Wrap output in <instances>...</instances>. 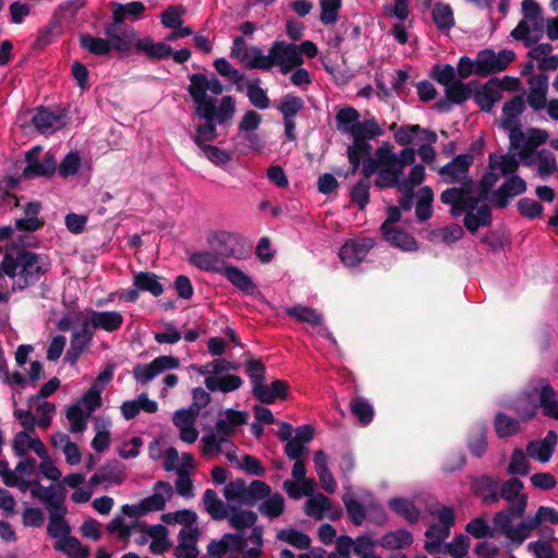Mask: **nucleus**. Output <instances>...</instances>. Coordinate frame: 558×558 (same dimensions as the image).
<instances>
[{
	"instance_id": "1",
	"label": "nucleus",
	"mask_w": 558,
	"mask_h": 558,
	"mask_svg": "<svg viewBox=\"0 0 558 558\" xmlns=\"http://www.w3.org/2000/svg\"><path fill=\"white\" fill-rule=\"evenodd\" d=\"M3 268L5 275L13 280L12 291L17 292L38 284L50 272L52 262L46 254L20 248L15 255L4 254Z\"/></svg>"
},
{
	"instance_id": "2",
	"label": "nucleus",
	"mask_w": 558,
	"mask_h": 558,
	"mask_svg": "<svg viewBox=\"0 0 558 558\" xmlns=\"http://www.w3.org/2000/svg\"><path fill=\"white\" fill-rule=\"evenodd\" d=\"M195 116L204 120L196 126L193 142L198 148L208 146L218 137L217 125H225L230 122L235 113V99L233 96H223L218 108L211 106L202 108L201 111H194Z\"/></svg>"
},
{
	"instance_id": "3",
	"label": "nucleus",
	"mask_w": 558,
	"mask_h": 558,
	"mask_svg": "<svg viewBox=\"0 0 558 558\" xmlns=\"http://www.w3.org/2000/svg\"><path fill=\"white\" fill-rule=\"evenodd\" d=\"M207 242L210 248L222 260L227 258H245L251 251V246L242 235L228 231H217L211 233L207 238Z\"/></svg>"
},
{
	"instance_id": "4",
	"label": "nucleus",
	"mask_w": 558,
	"mask_h": 558,
	"mask_svg": "<svg viewBox=\"0 0 558 558\" xmlns=\"http://www.w3.org/2000/svg\"><path fill=\"white\" fill-rule=\"evenodd\" d=\"M242 63L247 69L269 71L274 65H279L283 74L284 59L282 54L281 40H276L265 56L259 47L252 46L242 54Z\"/></svg>"
},
{
	"instance_id": "5",
	"label": "nucleus",
	"mask_w": 558,
	"mask_h": 558,
	"mask_svg": "<svg viewBox=\"0 0 558 558\" xmlns=\"http://www.w3.org/2000/svg\"><path fill=\"white\" fill-rule=\"evenodd\" d=\"M41 146H34L25 154L26 167L23 169L22 177L25 180L35 178L50 179L57 172L56 156L48 151L45 154L43 160H39Z\"/></svg>"
},
{
	"instance_id": "6",
	"label": "nucleus",
	"mask_w": 558,
	"mask_h": 558,
	"mask_svg": "<svg viewBox=\"0 0 558 558\" xmlns=\"http://www.w3.org/2000/svg\"><path fill=\"white\" fill-rule=\"evenodd\" d=\"M179 366L180 361L178 357L171 355H160L148 364H136L132 371V374L136 381L146 385L162 372L167 369H174Z\"/></svg>"
},
{
	"instance_id": "7",
	"label": "nucleus",
	"mask_w": 558,
	"mask_h": 558,
	"mask_svg": "<svg viewBox=\"0 0 558 558\" xmlns=\"http://www.w3.org/2000/svg\"><path fill=\"white\" fill-rule=\"evenodd\" d=\"M282 54L284 59L283 74H288L294 68L300 66L303 63V54L307 58L313 59L317 56V46L311 41L305 40L300 45L289 44L281 40Z\"/></svg>"
},
{
	"instance_id": "8",
	"label": "nucleus",
	"mask_w": 558,
	"mask_h": 558,
	"mask_svg": "<svg viewBox=\"0 0 558 558\" xmlns=\"http://www.w3.org/2000/svg\"><path fill=\"white\" fill-rule=\"evenodd\" d=\"M375 245L372 238H357L348 240L340 248L339 257L349 267L357 266Z\"/></svg>"
},
{
	"instance_id": "9",
	"label": "nucleus",
	"mask_w": 558,
	"mask_h": 558,
	"mask_svg": "<svg viewBox=\"0 0 558 558\" xmlns=\"http://www.w3.org/2000/svg\"><path fill=\"white\" fill-rule=\"evenodd\" d=\"M190 85L187 92L195 104V111L211 106L218 108L219 101L217 97L208 96V76L203 73H194L189 75Z\"/></svg>"
},
{
	"instance_id": "10",
	"label": "nucleus",
	"mask_w": 558,
	"mask_h": 558,
	"mask_svg": "<svg viewBox=\"0 0 558 558\" xmlns=\"http://www.w3.org/2000/svg\"><path fill=\"white\" fill-rule=\"evenodd\" d=\"M104 34L108 38L110 51L116 50L119 52L130 50L133 39L136 37V32L133 28H128L123 24H116L114 21L104 25Z\"/></svg>"
},
{
	"instance_id": "11",
	"label": "nucleus",
	"mask_w": 558,
	"mask_h": 558,
	"mask_svg": "<svg viewBox=\"0 0 558 558\" xmlns=\"http://www.w3.org/2000/svg\"><path fill=\"white\" fill-rule=\"evenodd\" d=\"M32 124L40 134L52 135L64 128L66 121L64 114L54 113L48 108L40 107L32 117Z\"/></svg>"
},
{
	"instance_id": "12",
	"label": "nucleus",
	"mask_w": 558,
	"mask_h": 558,
	"mask_svg": "<svg viewBox=\"0 0 558 558\" xmlns=\"http://www.w3.org/2000/svg\"><path fill=\"white\" fill-rule=\"evenodd\" d=\"M526 191V182L519 175H510L496 191L492 194V203L497 208H506L509 198L523 194Z\"/></svg>"
},
{
	"instance_id": "13",
	"label": "nucleus",
	"mask_w": 558,
	"mask_h": 558,
	"mask_svg": "<svg viewBox=\"0 0 558 558\" xmlns=\"http://www.w3.org/2000/svg\"><path fill=\"white\" fill-rule=\"evenodd\" d=\"M557 440V433L555 430H548L543 439L529 441L526 445L527 457L541 463H547L555 452Z\"/></svg>"
},
{
	"instance_id": "14",
	"label": "nucleus",
	"mask_w": 558,
	"mask_h": 558,
	"mask_svg": "<svg viewBox=\"0 0 558 558\" xmlns=\"http://www.w3.org/2000/svg\"><path fill=\"white\" fill-rule=\"evenodd\" d=\"M473 161L474 155L471 153L458 155L450 162L441 167L438 173L442 177H448V183H459L468 175Z\"/></svg>"
},
{
	"instance_id": "15",
	"label": "nucleus",
	"mask_w": 558,
	"mask_h": 558,
	"mask_svg": "<svg viewBox=\"0 0 558 558\" xmlns=\"http://www.w3.org/2000/svg\"><path fill=\"white\" fill-rule=\"evenodd\" d=\"M474 101L481 110L490 112L497 101L501 99V83L493 77L474 93Z\"/></svg>"
},
{
	"instance_id": "16",
	"label": "nucleus",
	"mask_w": 558,
	"mask_h": 558,
	"mask_svg": "<svg viewBox=\"0 0 558 558\" xmlns=\"http://www.w3.org/2000/svg\"><path fill=\"white\" fill-rule=\"evenodd\" d=\"M289 388L288 381L276 379L270 386L263 383L260 386L253 387L252 393L262 403L272 404L277 399L286 400L288 398Z\"/></svg>"
},
{
	"instance_id": "17",
	"label": "nucleus",
	"mask_w": 558,
	"mask_h": 558,
	"mask_svg": "<svg viewBox=\"0 0 558 558\" xmlns=\"http://www.w3.org/2000/svg\"><path fill=\"white\" fill-rule=\"evenodd\" d=\"M155 494L142 500L144 512L161 511L166 507L167 499L173 495L172 486L168 482L158 481L154 485Z\"/></svg>"
},
{
	"instance_id": "18",
	"label": "nucleus",
	"mask_w": 558,
	"mask_h": 558,
	"mask_svg": "<svg viewBox=\"0 0 558 558\" xmlns=\"http://www.w3.org/2000/svg\"><path fill=\"white\" fill-rule=\"evenodd\" d=\"M94 329H101L108 332L117 331L123 324V316L116 311H92L87 318Z\"/></svg>"
},
{
	"instance_id": "19",
	"label": "nucleus",
	"mask_w": 558,
	"mask_h": 558,
	"mask_svg": "<svg viewBox=\"0 0 558 558\" xmlns=\"http://www.w3.org/2000/svg\"><path fill=\"white\" fill-rule=\"evenodd\" d=\"M110 8L112 21L116 24L123 25H125L124 22L128 17L134 21L141 20L146 11L145 4L141 1H132L125 4L112 1L110 2Z\"/></svg>"
},
{
	"instance_id": "20",
	"label": "nucleus",
	"mask_w": 558,
	"mask_h": 558,
	"mask_svg": "<svg viewBox=\"0 0 558 558\" xmlns=\"http://www.w3.org/2000/svg\"><path fill=\"white\" fill-rule=\"evenodd\" d=\"M488 428L484 423L474 424L466 438V447L471 454L475 458H482L485 456L488 442H487Z\"/></svg>"
},
{
	"instance_id": "21",
	"label": "nucleus",
	"mask_w": 558,
	"mask_h": 558,
	"mask_svg": "<svg viewBox=\"0 0 558 558\" xmlns=\"http://www.w3.org/2000/svg\"><path fill=\"white\" fill-rule=\"evenodd\" d=\"M531 90L527 95V102L534 110L544 109L547 102L548 78L545 74L534 75L530 80Z\"/></svg>"
},
{
	"instance_id": "22",
	"label": "nucleus",
	"mask_w": 558,
	"mask_h": 558,
	"mask_svg": "<svg viewBox=\"0 0 558 558\" xmlns=\"http://www.w3.org/2000/svg\"><path fill=\"white\" fill-rule=\"evenodd\" d=\"M189 262L201 270L216 274H221L226 266L225 260L218 257L213 250L210 252H194L190 255Z\"/></svg>"
},
{
	"instance_id": "23",
	"label": "nucleus",
	"mask_w": 558,
	"mask_h": 558,
	"mask_svg": "<svg viewBox=\"0 0 558 558\" xmlns=\"http://www.w3.org/2000/svg\"><path fill=\"white\" fill-rule=\"evenodd\" d=\"M66 514L51 512L49 513V522L47 526V534L57 539L56 543L66 544V539L74 537L71 535V525L68 522Z\"/></svg>"
},
{
	"instance_id": "24",
	"label": "nucleus",
	"mask_w": 558,
	"mask_h": 558,
	"mask_svg": "<svg viewBox=\"0 0 558 558\" xmlns=\"http://www.w3.org/2000/svg\"><path fill=\"white\" fill-rule=\"evenodd\" d=\"M384 134V130L378 124L375 118L359 121L351 128V136L353 141L360 143H368L369 140H374Z\"/></svg>"
},
{
	"instance_id": "25",
	"label": "nucleus",
	"mask_w": 558,
	"mask_h": 558,
	"mask_svg": "<svg viewBox=\"0 0 558 558\" xmlns=\"http://www.w3.org/2000/svg\"><path fill=\"white\" fill-rule=\"evenodd\" d=\"M538 402L545 416L558 420V397L554 388L546 380L541 381Z\"/></svg>"
},
{
	"instance_id": "26",
	"label": "nucleus",
	"mask_w": 558,
	"mask_h": 558,
	"mask_svg": "<svg viewBox=\"0 0 558 558\" xmlns=\"http://www.w3.org/2000/svg\"><path fill=\"white\" fill-rule=\"evenodd\" d=\"M133 286L141 292H149L153 296H160L165 289L155 272L140 271L133 276Z\"/></svg>"
},
{
	"instance_id": "27",
	"label": "nucleus",
	"mask_w": 558,
	"mask_h": 558,
	"mask_svg": "<svg viewBox=\"0 0 558 558\" xmlns=\"http://www.w3.org/2000/svg\"><path fill=\"white\" fill-rule=\"evenodd\" d=\"M383 235L387 242L392 246L399 247L403 251L414 252L417 251L418 244L413 235L398 228L383 230Z\"/></svg>"
},
{
	"instance_id": "28",
	"label": "nucleus",
	"mask_w": 558,
	"mask_h": 558,
	"mask_svg": "<svg viewBox=\"0 0 558 558\" xmlns=\"http://www.w3.org/2000/svg\"><path fill=\"white\" fill-rule=\"evenodd\" d=\"M499 72L500 68L494 50L484 49L477 53L474 70L477 76L486 77Z\"/></svg>"
},
{
	"instance_id": "29",
	"label": "nucleus",
	"mask_w": 558,
	"mask_h": 558,
	"mask_svg": "<svg viewBox=\"0 0 558 558\" xmlns=\"http://www.w3.org/2000/svg\"><path fill=\"white\" fill-rule=\"evenodd\" d=\"M389 508L403 517L410 524H416L421 518V511L412 500L403 497H393L388 501Z\"/></svg>"
},
{
	"instance_id": "30",
	"label": "nucleus",
	"mask_w": 558,
	"mask_h": 558,
	"mask_svg": "<svg viewBox=\"0 0 558 558\" xmlns=\"http://www.w3.org/2000/svg\"><path fill=\"white\" fill-rule=\"evenodd\" d=\"M493 222L492 210L488 205H482L476 213L468 211L463 219L465 229L475 234L481 227H489Z\"/></svg>"
},
{
	"instance_id": "31",
	"label": "nucleus",
	"mask_w": 558,
	"mask_h": 558,
	"mask_svg": "<svg viewBox=\"0 0 558 558\" xmlns=\"http://www.w3.org/2000/svg\"><path fill=\"white\" fill-rule=\"evenodd\" d=\"M548 138V133L545 130L531 128L527 130L526 145L523 151H519V157L523 160L524 165L531 166L533 160L531 157L534 150L541 145L545 144Z\"/></svg>"
},
{
	"instance_id": "32",
	"label": "nucleus",
	"mask_w": 558,
	"mask_h": 558,
	"mask_svg": "<svg viewBox=\"0 0 558 558\" xmlns=\"http://www.w3.org/2000/svg\"><path fill=\"white\" fill-rule=\"evenodd\" d=\"M107 485H121L126 480V466L119 460H108L100 468Z\"/></svg>"
},
{
	"instance_id": "33",
	"label": "nucleus",
	"mask_w": 558,
	"mask_h": 558,
	"mask_svg": "<svg viewBox=\"0 0 558 558\" xmlns=\"http://www.w3.org/2000/svg\"><path fill=\"white\" fill-rule=\"evenodd\" d=\"M478 85L480 83L477 81H471L469 83L454 81L453 84L445 88V94L453 105H461L471 98L473 87H477Z\"/></svg>"
},
{
	"instance_id": "34",
	"label": "nucleus",
	"mask_w": 558,
	"mask_h": 558,
	"mask_svg": "<svg viewBox=\"0 0 558 558\" xmlns=\"http://www.w3.org/2000/svg\"><path fill=\"white\" fill-rule=\"evenodd\" d=\"M221 274L226 277V279L231 282L235 288L245 292L246 294H252L255 289V284L252 279L244 274L240 268L231 265H226L221 271Z\"/></svg>"
},
{
	"instance_id": "35",
	"label": "nucleus",
	"mask_w": 558,
	"mask_h": 558,
	"mask_svg": "<svg viewBox=\"0 0 558 558\" xmlns=\"http://www.w3.org/2000/svg\"><path fill=\"white\" fill-rule=\"evenodd\" d=\"M412 543V533L408 530L399 529L397 531L386 533L381 537L379 545L385 549H403L410 547Z\"/></svg>"
},
{
	"instance_id": "36",
	"label": "nucleus",
	"mask_w": 558,
	"mask_h": 558,
	"mask_svg": "<svg viewBox=\"0 0 558 558\" xmlns=\"http://www.w3.org/2000/svg\"><path fill=\"white\" fill-rule=\"evenodd\" d=\"M432 17L441 32H448L454 26L453 10L448 3L436 2L433 7Z\"/></svg>"
},
{
	"instance_id": "37",
	"label": "nucleus",
	"mask_w": 558,
	"mask_h": 558,
	"mask_svg": "<svg viewBox=\"0 0 558 558\" xmlns=\"http://www.w3.org/2000/svg\"><path fill=\"white\" fill-rule=\"evenodd\" d=\"M271 494L270 486L260 480H254L245 487V497L243 500L244 506L253 507L260 500L266 499Z\"/></svg>"
},
{
	"instance_id": "38",
	"label": "nucleus",
	"mask_w": 558,
	"mask_h": 558,
	"mask_svg": "<svg viewBox=\"0 0 558 558\" xmlns=\"http://www.w3.org/2000/svg\"><path fill=\"white\" fill-rule=\"evenodd\" d=\"M440 201L445 205H450V215L458 218L468 213L464 195L460 190L447 189L440 194Z\"/></svg>"
},
{
	"instance_id": "39",
	"label": "nucleus",
	"mask_w": 558,
	"mask_h": 558,
	"mask_svg": "<svg viewBox=\"0 0 558 558\" xmlns=\"http://www.w3.org/2000/svg\"><path fill=\"white\" fill-rule=\"evenodd\" d=\"M135 48L144 51L150 59H165L172 54V47L165 43H155L150 38L140 39Z\"/></svg>"
},
{
	"instance_id": "40",
	"label": "nucleus",
	"mask_w": 558,
	"mask_h": 558,
	"mask_svg": "<svg viewBox=\"0 0 558 558\" xmlns=\"http://www.w3.org/2000/svg\"><path fill=\"white\" fill-rule=\"evenodd\" d=\"M342 501L345 507L348 518L353 525L360 526L366 519V508L357 500V498L351 494H344Z\"/></svg>"
},
{
	"instance_id": "41",
	"label": "nucleus",
	"mask_w": 558,
	"mask_h": 558,
	"mask_svg": "<svg viewBox=\"0 0 558 558\" xmlns=\"http://www.w3.org/2000/svg\"><path fill=\"white\" fill-rule=\"evenodd\" d=\"M203 502L206 511L214 520H223L228 518V511L221 499L218 498L214 489H206L203 495Z\"/></svg>"
},
{
	"instance_id": "42",
	"label": "nucleus",
	"mask_w": 558,
	"mask_h": 558,
	"mask_svg": "<svg viewBox=\"0 0 558 558\" xmlns=\"http://www.w3.org/2000/svg\"><path fill=\"white\" fill-rule=\"evenodd\" d=\"M524 109L525 101L520 95H517L509 101H506L502 106V113L505 119L501 122V126L511 128V125H515V119L524 111Z\"/></svg>"
},
{
	"instance_id": "43",
	"label": "nucleus",
	"mask_w": 558,
	"mask_h": 558,
	"mask_svg": "<svg viewBox=\"0 0 558 558\" xmlns=\"http://www.w3.org/2000/svg\"><path fill=\"white\" fill-rule=\"evenodd\" d=\"M80 46L94 56H107L110 53L108 38L94 37L90 34L80 35Z\"/></svg>"
},
{
	"instance_id": "44",
	"label": "nucleus",
	"mask_w": 558,
	"mask_h": 558,
	"mask_svg": "<svg viewBox=\"0 0 558 558\" xmlns=\"http://www.w3.org/2000/svg\"><path fill=\"white\" fill-rule=\"evenodd\" d=\"M259 78L255 82L246 83V95L251 105L259 110H265L270 107V98L266 90L259 86Z\"/></svg>"
},
{
	"instance_id": "45",
	"label": "nucleus",
	"mask_w": 558,
	"mask_h": 558,
	"mask_svg": "<svg viewBox=\"0 0 558 558\" xmlns=\"http://www.w3.org/2000/svg\"><path fill=\"white\" fill-rule=\"evenodd\" d=\"M360 112L351 106L339 109L336 113L337 130L344 134H351V128L359 122Z\"/></svg>"
},
{
	"instance_id": "46",
	"label": "nucleus",
	"mask_w": 558,
	"mask_h": 558,
	"mask_svg": "<svg viewBox=\"0 0 558 558\" xmlns=\"http://www.w3.org/2000/svg\"><path fill=\"white\" fill-rule=\"evenodd\" d=\"M276 108L282 114V119H294V117L304 108V101L301 97L293 94H287L281 97Z\"/></svg>"
},
{
	"instance_id": "47",
	"label": "nucleus",
	"mask_w": 558,
	"mask_h": 558,
	"mask_svg": "<svg viewBox=\"0 0 558 558\" xmlns=\"http://www.w3.org/2000/svg\"><path fill=\"white\" fill-rule=\"evenodd\" d=\"M494 427L499 438H507L515 435L519 432L520 423L517 418L510 417L505 413H497L494 422Z\"/></svg>"
},
{
	"instance_id": "48",
	"label": "nucleus",
	"mask_w": 558,
	"mask_h": 558,
	"mask_svg": "<svg viewBox=\"0 0 558 558\" xmlns=\"http://www.w3.org/2000/svg\"><path fill=\"white\" fill-rule=\"evenodd\" d=\"M287 314L298 322L307 323L312 326H318L323 322L322 315L316 310L303 305L289 307Z\"/></svg>"
},
{
	"instance_id": "49",
	"label": "nucleus",
	"mask_w": 558,
	"mask_h": 558,
	"mask_svg": "<svg viewBox=\"0 0 558 558\" xmlns=\"http://www.w3.org/2000/svg\"><path fill=\"white\" fill-rule=\"evenodd\" d=\"M53 549L63 553L70 558H88L90 555V549L87 546H83L77 537L68 538L64 545L54 543Z\"/></svg>"
},
{
	"instance_id": "50",
	"label": "nucleus",
	"mask_w": 558,
	"mask_h": 558,
	"mask_svg": "<svg viewBox=\"0 0 558 558\" xmlns=\"http://www.w3.org/2000/svg\"><path fill=\"white\" fill-rule=\"evenodd\" d=\"M331 500L323 494L310 498L305 504V513L317 520L325 517V512L331 509Z\"/></svg>"
},
{
	"instance_id": "51",
	"label": "nucleus",
	"mask_w": 558,
	"mask_h": 558,
	"mask_svg": "<svg viewBox=\"0 0 558 558\" xmlns=\"http://www.w3.org/2000/svg\"><path fill=\"white\" fill-rule=\"evenodd\" d=\"M277 538L298 549H307L311 546V537L295 529H283L277 534Z\"/></svg>"
},
{
	"instance_id": "52",
	"label": "nucleus",
	"mask_w": 558,
	"mask_h": 558,
	"mask_svg": "<svg viewBox=\"0 0 558 558\" xmlns=\"http://www.w3.org/2000/svg\"><path fill=\"white\" fill-rule=\"evenodd\" d=\"M519 161L514 155L506 154L500 157V161L496 160V155L490 154L488 160L489 170L500 169L504 175H515L519 169Z\"/></svg>"
},
{
	"instance_id": "53",
	"label": "nucleus",
	"mask_w": 558,
	"mask_h": 558,
	"mask_svg": "<svg viewBox=\"0 0 558 558\" xmlns=\"http://www.w3.org/2000/svg\"><path fill=\"white\" fill-rule=\"evenodd\" d=\"M231 515L228 514L230 525L235 530L255 526L257 514L252 510H240L231 508Z\"/></svg>"
},
{
	"instance_id": "54",
	"label": "nucleus",
	"mask_w": 558,
	"mask_h": 558,
	"mask_svg": "<svg viewBox=\"0 0 558 558\" xmlns=\"http://www.w3.org/2000/svg\"><path fill=\"white\" fill-rule=\"evenodd\" d=\"M262 514L269 517L270 519L278 518L284 511V499L282 495L276 493L270 494L258 507Z\"/></svg>"
},
{
	"instance_id": "55",
	"label": "nucleus",
	"mask_w": 558,
	"mask_h": 558,
	"mask_svg": "<svg viewBox=\"0 0 558 558\" xmlns=\"http://www.w3.org/2000/svg\"><path fill=\"white\" fill-rule=\"evenodd\" d=\"M524 451L521 448H515L512 451L511 460L508 465V473L511 475L526 476L531 471V465L526 459Z\"/></svg>"
},
{
	"instance_id": "56",
	"label": "nucleus",
	"mask_w": 558,
	"mask_h": 558,
	"mask_svg": "<svg viewBox=\"0 0 558 558\" xmlns=\"http://www.w3.org/2000/svg\"><path fill=\"white\" fill-rule=\"evenodd\" d=\"M320 22L328 26L335 24L339 19V11L342 8V0H319Z\"/></svg>"
},
{
	"instance_id": "57",
	"label": "nucleus",
	"mask_w": 558,
	"mask_h": 558,
	"mask_svg": "<svg viewBox=\"0 0 558 558\" xmlns=\"http://www.w3.org/2000/svg\"><path fill=\"white\" fill-rule=\"evenodd\" d=\"M401 172L400 168L397 167H381L378 171V179L376 180V185L380 189L385 187H400L401 184Z\"/></svg>"
},
{
	"instance_id": "58",
	"label": "nucleus",
	"mask_w": 558,
	"mask_h": 558,
	"mask_svg": "<svg viewBox=\"0 0 558 558\" xmlns=\"http://www.w3.org/2000/svg\"><path fill=\"white\" fill-rule=\"evenodd\" d=\"M389 129L395 131V140L402 146L411 144L414 141V137L423 131V128L418 124L398 126L396 122H393Z\"/></svg>"
},
{
	"instance_id": "59",
	"label": "nucleus",
	"mask_w": 558,
	"mask_h": 558,
	"mask_svg": "<svg viewBox=\"0 0 558 558\" xmlns=\"http://www.w3.org/2000/svg\"><path fill=\"white\" fill-rule=\"evenodd\" d=\"M81 168V156L77 151H70L68 153L60 165H57V171L58 174L66 179L69 177H72L78 172Z\"/></svg>"
},
{
	"instance_id": "60",
	"label": "nucleus",
	"mask_w": 558,
	"mask_h": 558,
	"mask_svg": "<svg viewBox=\"0 0 558 558\" xmlns=\"http://www.w3.org/2000/svg\"><path fill=\"white\" fill-rule=\"evenodd\" d=\"M430 77L435 80L438 84L447 87L451 84H453L456 80V71L454 68L449 64H441L437 63L435 64L430 70Z\"/></svg>"
},
{
	"instance_id": "61",
	"label": "nucleus",
	"mask_w": 558,
	"mask_h": 558,
	"mask_svg": "<svg viewBox=\"0 0 558 558\" xmlns=\"http://www.w3.org/2000/svg\"><path fill=\"white\" fill-rule=\"evenodd\" d=\"M94 338L93 327L87 318L83 319L80 330L72 333L70 343L86 350Z\"/></svg>"
},
{
	"instance_id": "62",
	"label": "nucleus",
	"mask_w": 558,
	"mask_h": 558,
	"mask_svg": "<svg viewBox=\"0 0 558 558\" xmlns=\"http://www.w3.org/2000/svg\"><path fill=\"white\" fill-rule=\"evenodd\" d=\"M369 189L371 184L366 180H360L350 192L351 202L359 206V209L363 210L369 203Z\"/></svg>"
},
{
	"instance_id": "63",
	"label": "nucleus",
	"mask_w": 558,
	"mask_h": 558,
	"mask_svg": "<svg viewBox=\"0 0 558 558\" xmlns=\"http://www.w3.org/2000/svg\"><path fill=\"white\" fill-rule=\"evenodd\" d=\"M350 408L362 425H368L373 421L374 410L367 401L361 398L354 399L351 401Z\"/></svg>"
},
{
	"instance_id": "64",
	"label": "nucleus",
	"mask_w": 558,
	"mask_h": 558,
	"mask_svg": "<svg viewBox=\"0 0 558 558\" xmlns=\"http://www.w3.org/2000/svg\"><path fill=\"white\" fill-rule=\"evenodd\" d=\"M184 9L182 7L169 5L161 14L160 22L166 28L177 29L183 24L182 14Z\"/></svg>"
}]
</instances>
